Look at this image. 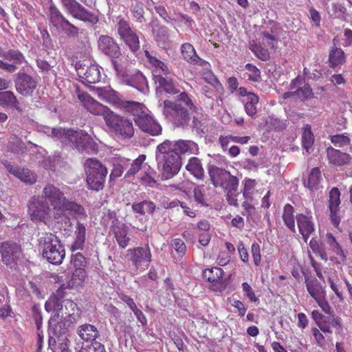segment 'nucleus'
<instances>
[{
	"label": "nucleus",
	"mask_w": 352,
	"mask_h": 352,
	"mask_svg": "<svg viewBox=\"0 0 352 352\" xmlns=\"http://www.w3.org/2000/svg\"><path fill=\"white\" fill-rule=\"evenodd\" d=\"M313 95L312 89L309 85H305L296 90V96L302 101L312 98Z\"/></svg>",
	"instance_id": "obj_61"
},
{
	"label": "nucleus",
	"mask_w": 352,
	"mask_h": 352,
	"mask_svg": "<svg viewBox=\"0 0 352 352\" xmlns=\"http://www.w3.org/2000/svg\"><path fill=\"white\" fill-rule=\"evenodd\" d=\"M0 105L14 108L19 112L22 111L19 100L11 91H0Z\"/></svg>",
	"instance_id": "obj_34"
},
{
	"label": "nucleus",
	"mask_w": 352,
	"mask_h": 352,
	"mask_svg": "<svg viewBox=\"0 0 352 352\" xmlns=\"http://www.w3.org/2000/svg\"><path fill=\"white\" fill-rule=\"evenodd\" d=\"M345 59V54L341 48L333 47L329 51V63L330 67L334 68L343 64Z\"/></svg>",
	"instance_id": "obj_40"
},
{
	"label": "nucleus",
	"mask_w": 352,
	"mask_h": 352,
	"mask_svg": "<svg viewBox=\"0 0 352 352\" xmlns=\"http://www.w3.org/2000/svg\"><path fill=\"white\" fill-rule=\"evenodd\" d=\"M118 33L120 38L132 48V29L129 21L120 19L118 23Z\"/></svg>",
	"instance_id": "obj_32"
},
{
	"label": "nucleus",
	"mask_w": 352,
	"mask_h": 352,
	"mask_svg": "<svg viewBox=\"0 0 352 352\" xmlns=\"http://www.w3.org/2000/svg\"><path fill=\"white\" fill-rule=\"evenodd\" d=\"M106 124L123 139H129L132 136V123L113 112L106 118Z\"/></svg>",
	"instance_id": "obj_14"
},
{
	"label": "nucleus",
	"mask_w": 352,
	"mask_h": 352,
	"mask_svg": "<svg viewBox=\"0 0 352 352\" xmlns=\"http://www.w3.org/2000/svg\"><path fill=\"white\" fill-rule=\"evenodd\" d=\"M0 254L2 262L6 265L14 266L22 256L20 245L12 241L2 242L0 245Z\"/></svg>",
	"instance_id": "obj_13"
},
{
	"label": "nucleus",
	"mask_w": 352,
	"mask_h": 352,
	"mask_svg": "<svg viewBox=\"0 0 352 352\" xmlns=\"http://www.w3.org/2000/svg\"><path fill=\"white\" fill-rule=\"evenodd\" d=\"M151 261V254L148 245L133 249V264L141 270L147 269Z\"/></svg>",
	"instance_id": "obj_21"
},
{
	"label": "nucleus",
	"mask_w": 352,
	"mask_h": 352,
	"mask_svg": "<svg viewBox=\"0 0 352 352\" xmlns=\"http://www.w3.org/2000/svg\"><path fill=\"white\" fill-rule=\"evenodd\" d=\"M60 2L65 11L73 18L91 24L98 22V17L76 0H60Z\"/></svg>",
	"instance_id": "obj_11"
},
{
	"label": "nucleus",
	"mask_w": 352,
	"mask_h": 352,
	"mask_svg": "<svg viewBox=\"0 0 352 352\" xmlns=\"http://www.w3.org/2000/svg\"><path fill=\"white\" fill-rule=\"evenodd\" d=\"M326 243L329 246V251L337 255L342 252V248L336 241L334 236L329 232L326 234Z\"/></svg>",
	"instance_id": "obj_56"
},
{
	"label": "nucleus",
	"mask_w": 352,
	"mask_h": 352,
	"mask_svg": "<svg viewBox=\"0 0 352 352\" xmlns=\"http://www.w3.org/2000/svg\"><path fill=\"white\" fill-rule=\"evenodd\" d=\"M172 246L175 250L182 254H184L186 250L185 243L181 239H175L172 241Z\"/></svg>",
	"instance_id": "obj_64"
},
{
	"label": "nucleus",
	"mask_w": 352,
	"mask_h": 352,
	"mask_svg": "<svg viewBox=\"0 0 352 352\" xmlns=\"http://www.w3.org/2000/svg\"><path fill=\"white\" fill-rule=\"evenodd\" d=\"M65 128L57 127L51 128L47 126H40L38 131L42 132L47 135L52 137L55 140H58L62 143L63 138L65 134Z\"/></svg>",
	"instance_id": "obj_46"
},
{
	"label": "nucleus",
	"mask_w": 352,
	"mask_h": 352,
	"mask_svg": "<svg viewBox=\"0 0 352 352\" xmlns=\"http://www.w3.org/2000/svg\"><path fill=\"white\" fill-rule=\"evenodd\" d=\"M97 94L100 98L115 106L119 102V98L121 96L118 92L110 87L98 88Z\"/></svg>",
	"instance_id": "obj_38"
},
{
	"label": "nucleus",
	"mask_w": 352,
	"mask_h": 352,
	"mask_svg": "<svg viewBox=\"0 0 352 352\" xmlns=\"http://www.w3.org/2000/svg\"><path fill=\"white\" fill-rule=\"evenodd\" d=\"M15 88L23 96H32L37 87V81L30 75L20 72L14 79Z\"/></svg>",
	"instance_id": "obj_16"
},
{
	"label": "nucleus",
	"mask_w": 352,
	"mask_h": 352,
	"mask_svg": "<svg viewBox=\"0 0 352 352\" xmlns=\"http://www.w3.org/2000/svg\"><path fill=\"white\" fill-rule=\"evenodd\" d=\"M160 85L170 94H176L179 93V90L177 88L172 78L165 77H159L157 80Z\"/></svg>",
	"instance_id": "obj_53"
},
{
	"label": "nucleus",
	"mask_w": 352,
	"mask_h": 352,
	"mask_svg": "<svg viewBox=\"0 0 352 352\" xmlns=\"http://www.w3.org/2000/svg\"><path fill=\"white\" fill-rule=\"evenodd\" d=\"M317 326L324 333H331L332 328L335 329L336 333H340L342 329L340 318L335 316H326Z\"/></svg>",
	"instance_id": "obj_28"
},
{
	"label": "nucleus",
	"mask_w": 352,
	"mask_h": 352,
	"mask_svg": "<svg viewBox=\"0 0 352 352\" xmlns=\"http://www.w3.org/2000/svg\"><path fill=\"white\" fill-rule=\"evenodd\" d=\"M340 203V192L338 188L334 187L329 192L328 208L330 212V220L336 228H338L340 223L339 216Z\"/></svg>",
	"instance_id": "obj_19"
},
{
	"label": "nucleus",
	"mask_w": 352,
	"mask_h": 352,
	"mask_svg": "<svg viewBox=\"0 0 352 352\" xmlns=\"http://www.w3.org/2000/svg\"><path fill=\"white\" fill-rule=\"evenodd\" d=\"M48 324L50 344H51L52 340L53 339L51 336L52 334L54 336L58 337L59 338L60 336L64 335L66 333L67 328L70 324L68 320L62 319L60 317H56V316H53L50 318Z\"/></svg>",
	"instance_id": "obj_20"
},
{
	"label": "nucleus",
	"mask_w": 352,
	"mask_h": 352,
	"mask_svg": "<svg viewBox=\"0 0 352 352\" xmlns=\"http://www.w3.org/2000/svg\"><path fill=\"white\" fill-rule=\"evenodd\" d=\"M78 98L87 111L94 115L102 116L105 121L109 113L113 112L109 107L98 102L87 93L79 94Z\"/></svg>",
	"instance_id": "obj_18"
},
{
	"label": "nucleus",
	"mask_w": 352,
	"mask_h": 352,
	"mask_svg": "<svg viewBox=\"0 0 352 352\" xmlns=\"http://www.w3.org/2000/svg\"><path fill=\"white\" fill-rule=\"evenodd\" d=\"M164 142L168 143L169 151L175 153L178 156L186 153H192L193 149L197 146V144L192 141L179 140L175 142L169 140H166Z\"/></svg>",
	"instance_id": "obj_27"
},
{
	"label": "nucleus",
	"mask_w": 352,
	"mask_h": 352,
	"mask_svg": "<svg viewBox=\"0 0 352 352\" xmlns=\"http://www.w3.org/2000/svg\"><path fill=\"white\" fill-rule=\"evenodd\" d=\"M2 56L10 61H13L15 65L21 64L24 61L23 55L19 51L14 50H10L3 53Z\"/></svg>",
	"instance_id": "obj_55"
},
{
	"label": "nucleus",
	"mask_w": 352,
	"mask_h": 352,
	"mask_svg": "<svg viewBox=\"0 0 352 352\" xmlns=\"http://www.w3.org/2000/svg\"><path fill=\"white\" fill-rule=\"evenodd\" d=\"M98 47L104 54L112 58H117L120 54L118 45L109 36L102 35L100 36Z\"/></svg>",
	"instance_id": "obj_22"
},
{
	"label": "nucleus",
	"mask_w": 352,
	"mask_h": 352,
	"mask_svg": "<svg viewBox=\"0 0 352 352\" xmlns=\"http://www.w3.org/2000/svg\"><path fill=\"white\" fill-rule=\"evenodd\" d=\"M61 210L64 213L65 211L72 212L75 215V219L78 221L82 218L85 219L87 217L85 208L81 205L75 201H71L69 199H67Z\"/></svg>",
	"instance_id": "obj_37"
},
{
	"label": "nucleus",
	"mask_w": 352,
	"mask_h": 352,
	"mask_svg": "<svg viewBox=\"0 0 352 352\" xmlns=\"http://www.w3.org/2000/svg\"><path fill=\"white\" fill-rule=\"evenodd\" d=\"M45 308L47 312L56 311L54 316L60 317V312L63 311V305L60 300L56 296L53 295L45 302Z\"/></svg>",
	"instance_id": "obj_45"
},
{
	"label": "nucleus",
	"mask_w": 352,
	"mask_h": 352,
	"mask_svg": "<svg viewBox=\"0 0 352 352\" xmlns=\"http://www.w3.org/2000/svg\"><path fill=\"white\" fill-rule=\"evenodd\" d=\"M242 290L243 295L248 298L251 302H256L258 301V298L256 296L255 292L250 284L247 282L242 283Z\"/></svg>",
	"instance_id": "obj_60"
},
{
	"label": "nucleus",
	"mask_w": 352,
	"mask_h": 352,
	"mask_svg": "<svg viewBox=\"0 0 352 352\" xmlns=\"http://www.w3.org/2000/svg\"><path fill=\"white\" fill-rule=\"evenodd\" d=\"M314 142V136L311 131V128L309 124H306L303 127L302 133V144L303 147L306 149L307 152L311 148Z\"/></svg>",
	"instance_id": "obj_50"
},
{
	"label": "nucleus",
	"mask_w": 352,
	"mask_h": 352,
	"mask_svg": "<svg viewBox=\"0 0 352 352\" xmlns=\"http://www.w3.org/2000/svg\"><path fill=\"white\" fill-rule=\"evenodd\" d=\"M42 255L49 263L60 265L65 256L64 246L60 239L54 234L46 232L38 239Z\"/></svg>",
	"instance_id": "obj_2"
},
{
	"label": "nucleus",
	"mask_w": 352,
	"mask_h": 352,
	"mask_svg": "<svg viewBox=\"0 0 352 352\" xmlns=\"http://www.w3.org/2000/svg\"><path fill=\"white\" fill-rule=\"evenodd\" d=\"M86 227L80 221H77L76 226L75 241L72 245L73 251L82 250L86 240Z\"/></svg>",
	"instance_id": "obj_35"
},
{
	"label": "nucleus",
	"mask_w": 352,
	"mask_h": 352,
	"mask_svg": "<svg viewBox=\"0 0 352 352\" xmlns=\"http://www.w3.org/2000/svg\"><path fill=\"white\" fill-rule=\"evenodd\" d=\"M48 17L50 24L57 30L65 34L69 38L78 36L79 28L70 23L54 5L50 6Z\"/></svg>",
	"instance_id": "obj_10"
},
{
	"label": "nucleus",
	"mask_w": 352,
	"mask_h": 352,
	"mask_svg": "<svg viewBox=\"0 0 352 352\" xmlns=\"http://www.w3.org/2000/svg\"><path fill=\"white\" fill-rule=\"evenodd\" d=\"M147 87L146 78L140 72L133 74V88L144 91Z\"/></svg>",
	"instance_id": "obj_59"
},
{
	"label": "nucleus",
	"mask_w": 352,
	"mask_h": 352,
	"mask_svg": "<svg viewBox=\"0 0 352 352\" xmlns=\"http://www.w3.org/2000/svg\"><path fill=\"white\" fill-rule=\"evenodd\" d=\"M146 160L145 155H140L133 161V176L135 175V179L139 180L143 186H152L155 180L151 176L149 166L144 162Z\"/></svg>",
	"instance_id": "obj_15"
},
{
	"label": "nucleus",
	"mask_w": 352,
	"mask_h": 352,
	"mask_svg": "<svg viewBox=\"0 0 352 352\" xmlns=\"http://www.w3.org/2000/svg\"><path fill=\"white\" fill-rule=\"evenodd\" d=\"M62 144L73 146L80 152L95 153L98 144L85 131L65 129Z\"/></svg>",
	"instance_id": "obj_5"
},
{
	"label": "nucleus",
	"mask_w": 352,
	"mask_h": 352,
	"mask_svg": "<svg viewBox=\"0 0 352 352\" xmlns=\"http://www.w3.org/2000/svg\"><path fill=\"white\" fill-rule=\"evenodd\" d=\"M247 72L243 74V78L248 81L258 82L261 80V72L260 69L252 63H247L245 65Z\"/></svg>",
	"instance_id": "obj_44"
},
{
	"label": "nucleus",
	"mask_w": 352,
	"mask_h": 352,
	"mask_svg": "<svg viewBox=\"0 0 352 352\" xmlns=\"http://www.w3.org/2000/svg\"><path fill=\"white\" fill-rule=\"evenodd\" d=\"M28 214L33 222H42L48 226L61 222L60 219L54 218V210L40 197H33L29 201Z\"/></svg>",
	"instance_id": "obj_4"
},
{
	"label": "nucleus",
	"mask_w": 352,
	"mask_h": 352,
	"mask_svg": "<svg viewBox=\"0 0 352 352\" xmlns=\"http://www.w3.org/2000/svg\"><path fill=\"white\" fill-rule=\"evenodd\" d=\"M212 184L214 187H220L225 192H236L239 186V179L236 176L224 168L210 166L208 168Z\"/></svg>",
	"instance_id": "obj_9"
},
{
	"label": "nucleus",
	"mask_w": 352,
	"mask_h": 352,
	"mask_svg": "<svg viewBox=\"0 0 352 352\" xmlns=\"http://www.w3.org/2000/svg\"><path fill=\"white\" fill-rule=\"evenodd\" d=\"M305 283L308 293L314 300L326 296L325 290L321 283L316 278L305 277Z\"/></svg>",
	"instance_id": "obj_30"
},
{
	"label": "nucleus",
	"mask_w": 352,
	"mask_h": 352,
	"mask_svg": "<svg viewBox=\"0 0 352 352\" xmlns=\"http://www.w3.org/2000/svg\"><path fill=\"white\" fill-rule=\"evenodd\" d=\"M62 304L63 305V310L62 312H60V317L62 319L68 320L69 324L76 322L80 318V310L77 305L69 299L63 300Z\"/></svg>",
	"instance_id": "obj_23"
},
{
	"label": "nucleus",
	"mask_w": 352,
	"mask_h": 352,
	"mask_svg": "<svg viewBox=\"0 0 352 352\" xmlns=\"http://www.w3.org/2000/svg\"><path fill=\"white\" fill-rule=\"evenodd\" d=\"M7 170L27 184H33L36 182V175L29 169L21 168L11 164L6 165Z\"/></svg>",
	"instance_id": "obj_25"
},
{
	"label": "nucleus",
	"mask_w": 352,
	"mask_h": 352,
	"mask_svg": "<svg viewBox=\"0 0 352 352\" xmlns=\"http://www.w3.org/2000/svg\"><path fill=\"white\" fill-rule=\"evenodd\" d=\"M251 254L255 266H259L261 263V247L257 243H253L251 246Z\"/></svg>",
	"instance_id": "obj_62"
},
{
	"label": "nucleus",
	"mask_w": 352,
	"mask_h": 352,
	"mask_svg": "<svg viewBox=\"0 0 352 352\" xmlns=\"http://www.w3.org/2000/svg\"><path fill=\"white\" fill-rule=\"evenodd\" d=\"M77 333L85 342H95L96 339L99 336L97 328L90 324L79 326L77 329Z\"/></svg>",
	"instance_id": "obj_31"
},
{
	"label": "nucleus",
	"mask_w": 352,
	"mask_h": 352,
	"mask_svg": "<svg viewBox=\"0 0 352 352\" xmlns=\"http://www.w3.org/2000/svg\"><path fill=\"white\" fill-rule=\"evenodd\" d=\"M77 352H106V350L102 343L95 341L91 344L82 345Z\"/></svg>",
	"instance_id": "obj_57"
},
{
	"label": "nucleus",
	"mask_w": 352,
	"mask_h": 352,
	"mask_svg": "<svg viewBox=\"0 0 352 352\" xmlns=\"http://www.w3.org/2000/svg\"><path fill=\"white\" fill-rule=\"evenodd\" d=\"M153 33L159 46L164 47L168 42L170 35L168 28L160 24L157 21L152 22Z\"/></svg>",
	"instance_id": "obj_29"
},
{
	"label": "nucleus",
	"mask_w": 352,
	"mask_h": 352,
	"mask_svg": "<svg viewBox=\"0 0 352 352\" xmlns=\"http://www.w3.org/2000/svg\"><path fill=\"white\" fill-rule=\"evenodd\" d=\"M309 245L312 252L315 254L318 255L322 260L324 261L328 260V254L326 252L324 248V244L322 242H320L315 238H312L309 243Z\"/></svg>",
	"instance_id": "obj_49"
},
{
	"label": "nucleus",
	"mask_w": 352,
	"mask_h": 352,
	"mask_svg": "<svg viewBox=\"0 0 352 352\" xmlns=\"http://www.w3.org/2000/svg\"><path fill=\"white\" fill-rule=\"evenodd\" d=\"M223 270L218 267L206 269L203 272V277L210 283L220 282L223 277Z\"/></svg>",
	"instance_id": "obj_43"
},
{
	"label": "nucleus",
	"mask_w": 352,
	"mask_h": 352,
	"mask_svg": "<svg viewBox=\"0 0 352 352\" xmlns=\"http://www.w3.org/2000/svg\"><path fill=\"white\" fill-rule=\"evenodd\" d=\"M282 219L285 226L293 233L296 232L294 208L289 204H287L283 207Z\"/></svg>",
	"instance_id": "obj_36"
},
{
	"label": "nucleus",
	"mask_w": 352,
	"mask_h": 352,
	"mask_svg": "<svg viewBox=\"0 0 352 352\" xmlns=\"http://www.w3.org/2000/svg\"><path fill=\"white\" fill-rule=\"evenodd\" d=\"M330 140L333 144L338 147L349 145L351 142L350 138L345 133L331 135Z\"/></svg>",
	"instance_id": "obj_58"
},
{
	"label": "nucleus",
	"mask_w": 352,
	"mask_h": 352,
	"mask_svg": "<svg viewBox=\"0 0 352 352\" xmlns=\"http://www.w3.org/2000/svg\"><path fill=\"white\" fill-rule=\"evenodd\" d=\"M41 198L50 202L53 207L54 219H60L61 222L71 226L70 218L61 210L67 199L58 187L54 184H47L43 188Z\"/></svg>",
	"instance_id": "obj_6"
},
{
	"label": "nucleus",
	"mask_w": 352,
	"mask_h": 352,
	"mask_svg": "<svg viewBox=\"0 0 352 352\" xmlns=\"http://www.w3.org/2000/svg\"><path fill=\"white\" fill-rule=\"evenodd\" d=\"M194 198L196 202L201 206H207L205 200V195L203 187L197 186L194 189Z\"/></svg>",
	"instance_id": "obj_63"
},
{
	"label": "nucleus",
	"mask_w": 352,
	"mask_h": 352,
	"mask_svg": "<svg viewBox=\"0 0 352 352\" xmlns=\"http://www.w3.org/2000/svg\"><path fill=\"white\" fill-rule=\"evenodd\" d=\"M297 226L302 238L305 243L307 242L311 235L315 232V223L311 212L306 213H298L296 215Z\"/></svg>",
	"instance_id": "obj_17"
},
{
	"label": "nucleus",
	"mask_w": 352,
	"mask_h": 352,
	"mask_svg": "<svg viewBox=\"0 0 352 352\" xmlns=\"http://www.w3.org/2000/svg\"><path fill=\"white\" fill-rule=\"evenodd\" d=\"M321 179V172L318 167L311 169L306 186L311 190H317Z\"/></svg>",
	"instance_id": "obj_48"
},
{
	"label": "nucleus",
	"mask_w": 352,
	"mask_h": 352,
	"mask_svg": "<svg viewBox=\"0 0 352 352\" xmlns=\"http://www.w3.org/2000/svg\"><path fill=\"white\" fill-rule=\"evenodd\" d=\"M243 195L246 199L252 200V194L255 189L256 182L255 179L245 177L243 181Z\"/></svg>",
	"instance_id": "obj_54"
},
{
	"label": "nucleus",
	"mask_w": 352,
	"mask_h": 352,
	"mask_svg": "<svg viewBox=\"0 0 352 352\" xmlns=\"http://www.w3.org/2000/svg\"><path fill=\"white\" fill-rule=\"evenodd\" d=\"M85 258L81 253H76L72 256L71 265L76 269L72 275L73 280H76V276H78L79 281L84 279L85 272L82 267L85 266Z\"/></svg>",
	"instance_id": "obj_33"
},
{
	"label": "nucleus",
	"mask_w": 352,
	"mask_h": 352,
	"mask_svg": "<svg viewBox=\"0 0 352 352\" xmlns=\"http://www.w3.org/2000/svg\"><path fill=\"white\" fill-rule=\"evenodd\" d=\"M77 74L81 82L85 85L95 84L100 80V70L99 66L90 60H83L76 64Z\"/></svg>",
	"instance_id": "obj_12"
},
{
	"label": "nucleus",
	"mask_w": 352,
	"mask_h": 352,
	"mask_svg": "<svg viewBox=\"0 0 352 352\" xmlns=\"http://www.w3.org/2000/svg\"><path fill=\"white\" fill-rule=\"evenodd\" d=\"M145 55L148 63L153 67V72L155 73L156 80H158L159 77H163V76H166L170 74V69L165 63L159 60L155 56H151L147 50L145 51Z\"/></svg>",
	"instance_id": "obj_26"
},
{
	"label": "nucleus",
	"mask_w": 352,
	"mask_h": 352,
	"mask_svg": "<svg viewBox=\"0 0 352 352\" xmlns=\"http://www.w3.org/2000/svg\"><path fill=\"white\" fill-rule=\"evenodd\" d=\"M327 155L329 164L334 166H343L349 162L351 156L349 154L342 153L340 151L329 146L327 148Z\"/></svg>",
	"instance_id": "obj_24"
},
{
	"label": "nucleus",
	"mask_w": 352,
	"mask_h": 352,
	"mask_svg": "<svg viewBox=\"0 0 352 352\" xmlns=\"http://www.w3.org/2000/svg\"><path fill=\"white\" fill-rule=\"evenodd\" d=\"M148 109L142 103L133 101V121L140 129L151 135L161 134V125L148 113Z\"/></svg>",
	"instance_id": "obj_7"
},
{
	"label": "nucleus",
	"mask_w": 352,
	"mask_h": 352,
	"mask_svg": "<svg viewBox=\"0 0 352 352\" xmlns=\"http://www.w3.org/2000/svg\"><path fill=\"white\" fill-rule=\"evenodd\" d=\"M259 97L257 94L249 95V98L244 102V109L247 115L251 118H255L257 114V104Z\"/></svg>",
	"instance_id": "obj_42"
},
{
	"label": "nucleus",
	"mask_w": 352,
	"mask_h": 352,
	"mask_svg": "<svg viewBox=\"0 0 352 352\" xmlns=\"http://www.w3.org/2000/svg\"><path fill=\"white\" fill-rule=\"evenodd\" d=\"M186 170L197 179H202L204 170L201 160L195 157H191L186 166Z\"/></svg>",
	"instance_id": "obj_41"
},
{
	"label": "nucleus",
	"mask_w": 352,
	"mask_h": 352,
	"mask_svg": "<svg viewBox=\"0 0 352 352\" xmlns=\"http://www.w3.org/2000/svg\"><path fill=\"white\" fill-rule=\"evenodd\" d=\"M155 210V204L151 201H143L133 205V210L141 214H152Z\"/></svg>",
	"instance_id": "obj_51"
},
{
	"label": "nucleus",
	"mask_w": 352,
	"mask_h": 352,
	"mask_svg": "<svg viewBox=\"0 0 352 352\" xmlns=\"http://www.w3.org/2000/svg\"><path fill=\"white\" fill-rule=\"evenodd\" d=\"M168 142H162L157 146L156 158L162 168L163 179H168L177 174L182 166L181 157L168 150Z\"/></svg>",
	"instance_id": "obj_3"
},
{
	"label": "nucleus",
	"mask_w": 352,
	"mask_h": 352,
	"mask_svg": "<svg viewBox=\"0 0 352 352\" xmlns=\"http://www.w3.org/2000/svg\"><path fill=\"white\" fill-rule=\"evenodd\" d=\"M8 149L16 153H23L26 151L25 143L16 135H12L7 145Z\"/></svg>",
	"instance_id": "obj_47"
},
{
	"label": "nucleus",
	"mask_w": 352,
	"mask_h": 352,
	"mask_svg": "<svg viewBox=\"0 0 352 352\" xmlns=\"http://www.w3.org/2000/svg\"><path fill=\"white\" fill-rule=\"evenodd\" d=\"M197 111V107L186 91L181 92L175 100H164L162 102L163 115L177 127L187 126L191 119V113Z\"/></svg>",
	"instance_id": "obj_1"
},
{
	"label": "nucleus",
	"mask_w": 352,
	"mask_h": 352,
	"mask_svg": "<svg viewBox=\"0 0 352 352\" xmlns=\"http://www.w3.org/2000/svg\"><path fill=\"white\" fill-rule=\"evenodd\" d=\"M87 184L89 189L98 191L103 188L107 175V168L96 159L86 161Z\"/></svg>",
	"instance_id": "obj_8"
},
{
	"label": "nucleus",
	"mask_w": 352,
	"mask_h": 352,
	"mask_svg": "<svg viewBox=\"0 0 352 352\" xmlns=\"http://www.w3.org/2000/svg\"><path fill=\"white\" fill-rule=\"evenodd\" d=\"M181 54L184 59L191 64H197L200 60L193 45L186 43L181 46Z\"/></svg>",
	"instance_id": "obj_39"
},
{
	"label": "nucleus",
	"mask_w": 352,
	"mask_h": 352,
	"mask_svg": "<svg viewBox=\"0 0 352 352\" xmlns=\"http://www.w3.org/2000/svg\"><path fill=\"white\" fill-rule=\"evenodd\" d=\"M250 50L258 58L263 61H266L270 59V56L268 50L254 41L250 43Z\"/></svg>",
	"instance_id": "obj_52"
}]
</instances>
